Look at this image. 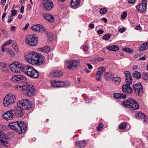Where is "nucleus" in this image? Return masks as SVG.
Here are the masks:
<instances>
[{
  "instance_id": "obj_56",
  "label": "nucleus",
  "mask_w": 148,
  "mask_h": 148,
  "mask_svg": "<svg viewBox=\"0 0 148 148\" xmlns=\"http://www.w3.org/2000/svg\"><path fill=\"white\" fill-rule=\"evenodd\" d=\"M139 59L140 60H145L146 59V56L145 55H144V56L140 57L139 58Z\"/></svg>"
},
{
  "instance_id": "obj_19",
  "label": "nucleus",
  "mask_w": 148,
  "mask_h": 148,
  "mask_svg": "<svg viewBox=\"0 0 148 148\" xmlns=\"http://www.w3.org/2000/svg\"><path fill=\"white\" fill-rule=\"evenodd\" d=\"M62 75V72L59 70H53L51 71L50 73V76L51 77H59Z\"/></svg>"
},
{
  "instance_id": "obj_2",
  "label": "nucleus",
  "mask_w": 148,
  "mask_h": 148,
  "mask_svg": "<svg viewBox=\"0 0 148 148\" xmlns=\"http://www.w3.org/2000/svg\"><path fill=\"white\" fill-rule=\"evenodd\" d=\"M8 126L18 134H24L27 129L26 124L23 121L10 123Z\"/></svg>"
},
{
  "instance_id": "obj_23",
  "label": "nucleus",
  "mask_w": 148,
  "mask_h": 148,
  "mask_svg": "<svg viewBox=\"0 0 148 148\" xmlns=\"http://www.w3.org/2000/svg\"><path fill=\"white\" fill-rule=\"evenodd\" d=\"M80 3V0H71L70 5L71 8H76Z\"/></svg>"
},
{
  "instance_id": "obj_53",
  "label": "nucleus",
  "mask_w": 148,
  "mask_h": 148,
  "mask_svg": "<svg viewBox=\"0 0 148 148\" xmlns=\"http://www.w3.org/2000/svg\"><path fill=\"white\" fill-rule=\"evenodd\" d=\"M24 6H22L21 8L20 12L21 13L23 14L24 12Z\"/></svg>"
},
{
  "instance_id": "obj_27",
  "label": "nucleus",
  "mask_w": 148,
  "mask_h": 148,
  "mask_svg": "<svg viewBox=\"0 0 148 148\" xmlns=\"http://www.w3.org/2000/svg\"><path fill=\"white\" fill-rule=\"evenodd\" d=\"M112 77V73L111 72H107L105 74L104 78L107 81L110 80Z\"/></svg>"
},
{
  "instance_id": "obj_50",
  "label": "nucleus",
  "mask_w": 148,
  "mask_h": 148,
  "mask_svg": "<svg viewBox=\"0 0 148 148\" xmlns=\"http://www.w3.org/2000/svg\"><path fill=\"white\" fill-rule=\"evenodd\" d=\"M7 50L8 51H9V53L11 55H14V52L10 50L9 49H7Z\"/></svg>"
},
{
  "instance_id": "obj_6",
  "label": "nucleus",
  "mask_w": 148,
  "mask_h": 148,
  "mask_svg": "<svg viewBox=\"0 0 148 148\" xmlns=\"http://www.w3.org/2000/svg\"><path fill=\"white\" fill-rule=\"evenodd\" d=\"M31 102L28 99L22 100L17 103V106L21 109L28 110L31 108Z\"/></svg>"
},
{
  "instance_id": "obj_35",
  "label": "nucleus",
  "mask_w": 148,
  "mask_h": 148,
  "mask_svg": "<svg viewBox=\"0 0 148 148\" xmlns=\"http://www.w3.org/2000/svg\"><path fill=\"white\" fill-rule=\"evenodd\" d=\"M111 35L110 34H107L104 35L102 37L103 40H109L111 37Z\"/></svg>"
},
{
  "instance_id": "obj_58",
  "label": "nucleus",
  "mask_w": 148,
  "mask_h": 148,
  "mask_svg": "<svg viewBox=\"0 0 148 148\" xmlns=\"http://www.w3.org/2000/svg\"><path fill=\"white\" fill-rule=\"evenodd\" d=\"M92 99V98H88L86 99V101L87 103H89Z\"/></svg>"
},
{
  "instance_id": "obj_34",
  "label": "nucleus",
  "mask_w": 148,
  "mask_h": 148,
  "mask_svg": "<svg viewBox=\"0 0 148 148\" xmlns=\"http://www.w3.org/2000/svg\"><path fill=\"white\" fill-rule=\"evenodd\" d=\"M51 83L52 86L54 87H58V81L56 82L55 80L53 81H51Z\"/></svg>"
},
{
  "instance_id": "obj_59",
  "label": "nucleus",
  "mask_w": 148,
  "mask_h": 148,
  "mask_svg": "<svg viewBox=\"0 0 148 148\" xmlns=\"http://www.w3.org/2000/svg\"><path fill=\"white\" fill-rule=\"evenodd\" d=\"M16 28L15 26H12L10 28V30L11 31H14L16 29Z\"/></svg>"
},
{
  "instance_id": "obj_63",
  "label": "nucleus",
  "mask_w": 148,
  "mask_h": 148,
  "mask_svg": "<svg viewBox=\"0 0 148 148\" xmlns=\"http://www.w3.org/2000/svg\"><path fill=\"white\" fill-rule=\"evenodd\" d=\"M6 1V0H1V3H2V4L3 5H4Z\"/></svg>"
},
{
  "instance_id": "obj_55",
  "label": "nucleus",
  "mask_w": 148,
  "mask_h": 148,
  "mask_svg": "<svg viewBox=\"0 0 148 148\" xmlns=\"http://www.w3.org/2000/svg\"><path fill=\"white\" fill-rule=\"evenodd\" d=\"M89 27L91 29H93L94 27V25L93 23H90L89 25Z\"/></svg>"
},
{
  "instance_id": "obj_62",
  "label": "nucleus",
  "mask_w": 148,
  "mask_h": 148,
  "mask_svg": "<svg viewBox=\"0 0 148 148\" xmlns=\"http://www.w3.org/2000/svg\"><path fill=\"white\" fill-rule=\"evenodd\" d=\"M86 65L88 66L89 69H90L92 68V66L90 64L87 63L86 64Z\"/></svg>"
},
{
  "instance_id": "obj_29",
  "label": "nucleus",
  "mask_w": 148,
  "mask_h": 148,
  "mask_svg": "<svg viewBox=\"0 0 148 148\" xmlns=\"http://www.w3.org/2000/svg\"><path fill=\"white\" fill-rule=\"evenodd\" d=\"M40 24H38L36 25H33L32 27V29L34 31L37 32H40Z\"/></svg>"
},
{
  "instance_id": "obj_26",
  "label": "nucleus",
  "mask_w": 148,
  "mask_h": 148,
  "mask_svg": "<svg viewBox=\"0 0 148 148\" xmlns=\"http://www.w3.org/2000/svg\"><path fill=\"white\" fill-rule=\"evenodd\" d=\"M75 144L76 146L79 147L80 148H82L84 147L86 145L85 140L79 141L78 142H76Z\"/></svg>"
},
{
  "instance_id": "obj_47",
  "label": "nucleus",
  "mask_w": 148,
  "mask_h": 148,
  "mask_svg": "<svg viewBox=\"0 0 148 148\" xmlns=\"http://www.w3.org/2000/svg\"><path fill=\"white\" fill-rule=\"evenodd\" d=\"M2 33L3 34H4V35L5 37H7L8 36V33L4 29L2 30Z\"/></svg>"
},
{
  "instance_id": "obj_52",
  "label": "nucleus",
  "mask_w": 148,
  "mask_h": 148,
  "mask_svg": "<svg viewBox=\"0 0 148 148\" xmlns=\"http://www.w3.org/2000/svg\"><path fill=\"white\" fill-rule=\"evenodd\" d=\"M104 32L102 29H99L97 32V33L98 34H101L103 33Z\"/></svg>"
},
{
  "instance_id": "obj_4",
  "label": "nucleus",
  "mask_w": 148,
  "mask_h": 148,
  "mask_svg": "<svg viewBox=\"0 0 148 148\" xmlns=\"http://www.w3.org/2000/svg\"><path fill=\"white\" fill-rule=\"evenodd\" d=\"M19 88H22L24 94L28 96H33L35 92L34 87L32 85H26L22 86H18L16 87V88L17 89Z\"/></svg>"
},
{
  "instance_id": "obj_64",
  "label": "nucleus",
  "mask_w": 148,
  "mask_h": 148,
  "mask_svg": "<svg viewBox=\"0 0 148 148\" xmlns=\"http://www.w3.org/2000/svg\"><path fill=\"white\" fill-rule=\"evenodd\" d=\"M12 46L14 47V49H16V48H18L16 46V43H13L12 44Z\"/></svg>"
},
{
  "instance_id": "obj_16",
  "label": "nucleus",
  "mask_w": 148,
  "mask_h": 148,
  "mask_svg": "<svg viewBox=\"0 0 148 148\" xmlns=\"http://www.w3.org/2000/svg\"><path fill=\"white\" fill-rule=\"evenodd\" d=\"M130 84H126L123 85L122 88L123 92H126L127 94L132 93L133 92V90L130 85Z\"/></svg>"
},
{
  "instance_id": "obj_14",
  "label": "nucleus",
  "mask_w": 148,
  "mask_h": 148,
  "mask_svg": "<svg viewBox=\"0 0 148 148\" xmlns=\"http://www.w3.org/2000/svg\"><path fill=\"white\" fill-rule=\"evenodd\" d=\"M34 69L33 67L30 66H23V72L26 75L31 77Z\"/></svg>"
},
{
  "instance_id": "obj_51",
  "label": "nucleus",
  "mask_w": 148,
  "mask_h": 148,
  "mask_svg": "<svg viewBox=\"0 0 148 148\" xmlns=\"http://www.w3.org/2000/svg\"><path fill=\"white\" fill-rule=\"evenodd\" d=\"M40 29L44 31H46V29L44 27H43L42 25H40Z\"/></svg>"
},
{
  "instance_id": "obj_41",
  "label": "nucleus",
  "mask_w": 148,
  "mask_h": 148,
  "mask_svg": "<svg viewBox=\"0 0 148 148\" xmlns=\"http://www.w3.org/2000/svg\"><path fill=\"white\" fill-rule=\"evenodd\" d=\"M143 78L144 80L147 81L148 79V74L146 73H143Z\"/></svg>"
},
{
  "instance_id": "obj_25",
  "label": "nucleus",
  "mask_w": 148,
  "mask_h": 148,
  "mask_svg": "<svg viewBox=\"0 0 148 148\" xmlns=\"http://www.w3.org/2000/svg\"><path fill=\"white\" fill-rule=\"evenodd\" d=\"M106 48L109 50L116 51L118 50L119 48L117 45H114L112 46H108L106 47Z\"/></svg>"
},
{
  "instance_id": "obj_8",
  "label": "nucleus",
  "mask_w": 148,
  "mask_h": 148,
  "mask_svg": "<svg viewBox=\"0 0 148 148\" xmlns=\"http://www.w3.org/2000/svg\"><path fill=\"white\" fill-rule=\"evenodd\" d=\"M11 70L15 73H20L21 71H23V66H22L18 64V62H14L10 65Z\"/></svg>"
},
{
  "instance_id": "obj_60",
  "label": "nucleus",
  "mask_w": 148,
  "mask_h": 148,
  "mask_svg": "<svg viewBox=\"0 0 148 148\" xmlns=\"http://www.w3.org/2000/svg\"><path fill=\"white\" fill-rule=\"evenodd\" d=\"M83 49L84 51H87L88 50V47L87 46L85 45L84 46Z\"/></svg>"
},
{
  "instance_id": "obj_61",
  "label": "nucleus",
  "mask_w": 148,
  "mask_h": 148,
  "mask_svg": "<svg viewBox=\"0 0 148 148\" xmlns=\"http://www.w3.org/2000/svg\"><path fill=\"white\" fill-rule=\"evenodd\" d=\"M143 2L142 3H143V5H145V6H146L147 5V1L146 0H142Z\"/></svg>"
},
{
  "instance_id": "obj_48",
  "label": "nucleus",
  "mask_w": 148,
  "mask_h": 148,
  "mask_svg": "<svg viewBox=\"0 0 148 148\" xmlns=\"http://www.w3.org/2000/svg\"><path fill=\"white\" fill-rule=\"evenodd\" d=\"M12 12L11 15L12 16H15L17 13V11L15 10H14L11 11Z\"/></svg>"
},
{
  "instance_id": "obj_18",
  "label": "nucleus",
  "mask_w": 148,
  "mask_h": 148,
  "mask_svg": "<svg viewBox=\"0 0 148 148\" xmlns=\"http://www.w3.org/2000/svg\"><path fill=\"white\" fill-rule=\"evenodd\" d=\"M135 117L140 119H143V122H147L148 120L146 116L142 113H137L135 115Z\"/></svg>"
},
{
  "instance_id": "obj_37",
  "label": "nucleus",
  "mask_w": 148,
  "mask_h": 148,
  "mask_svg": "<svg viewBox=\"0 0 148 148\" xmlns=\"http://www.w3.org/2000/svg\"><path fill=\"white\" fill-rule=\"evenodd\" d=\"M106 71V68L103 67H101L99 68L98 69V70L97 71L98 73H100L101 74L102 73H103L104 72Z\"/></svg>"
},
{
  "instance_id": "obj_20",
  "label": "nucleus",
  "mask_w": 148,
  "mask_h": 148,
  "mask_svg": "<svg viewBox=\"0 0 148 148\" xmlns=\"http://www.w3.org/2000/svg\"><path fill=\"white\" fill-rule=\"evenodd\" d=\"M136 8L138 12L140 13L145 12L146 9V6L143 3H141L137 5Z\"/></svg>"
},
{
  "instance_id": "obj_39",
  "label": "nucleus",
  "mask_w": 148,
  "mask_h": 148,
  "mask_svg": "<svg viewBox=\"0 0 148 148\" xmlns=\"http://www.w3.org/2000/svg\"><path fill=\"white\" fill-rule=\"evenodd\" d=\"M22 110L21 109L20 110L17 111L16 114L18 116L21 117L23 115V113Z\"/></svg>"
},
{
  "instance_id": "obj_30",
  "label": "nucleus",
  "mask_w": 148,
  "mask_h": 148,
  "mask_svg": "<svg viewBox=\"0 0 148 148\" xmlns=\"http://www.w3.org/2000/svg\"><path fill=\"white\" fill-rule=\"evenodd\" d=\"M31 77L34 78L38 77L39 76V73L38 71L34 68Z\"/></svg>"
},
{
  "instance_id": "obj_13",
  "label": "nucleus",
  "mask_w": 148,
  "mask_h": 148,
  "mask_svg": "<svg viewBox=\"0 0 148 148\" xmlns=\"http://www.w3.org/2000/svg\"><path fill=\"white\" fill-rule=\"evenodd\" d=\"M12 81L18 83L24 82L26 81L25 77L21 75H18L12 76Z\"/></svg>"
},
{
  "instance_id": "obj_43",
  "label": "nucleus",
  "mask_w": 148,
  "mask_h": 148,
  "mask_svg": "<svg viewBox=\"0 0 148 148\" xmlns=\"http://www.w3.org/2000/svg\"><path fill=\"white\" fill-rule=\"evenodd\" d=\"M123 50L128 53H132L133 51L128 48H124L123 49Z\"/></svg>"
},
{
  "instance_id": "obj_46",
  "label": "nucleus",
  "mask_w": 148,
  "mask_h": 148,
  "mask_svg": "<svg viewBox=\"0 0 148 148\" xmlns=\"http://www.w3.org/2000/svg\"><path fill=\"white\" fill-rule=\"evenodd\" d=\"M12 41L11 40H9L5 42L4 44V46H6L10 45L12 43Z\"/></svg>"
},
{
  "instance_id": "obj_28",
  "label": "nucleus",
  "mask_w": 148,
  "mask_h": 148,
  "mask_svg": "<svg viewBox=\"0 0 148 148\" xmlns=\"http://www.w3.org/2000/svg\"><path fill=\"white\" fill-rule=\"evenodd\" d=\"M132 75L133 77L137 79H140L141 77V74L138 71H135L132 73Z\"/></svg>"
},
{
  "instance_id": "obj_36",
  "label": "nucleus",
  "mask_w": 148,
  "mask_h": 148,
  "mask_svg": "<svg viewBox=\"0 0 148 148\" xmlns=\"http://www.w3.org/2000/svg\"><path fill=\"white\" fill-rule=\"evenodd\" d=\"M107 11V9L105 8H103L100 10L99 12L101 14H106Z\"/></svg>"
},
{
  "instance_id": "obj_5",
  "label": "nucleus",
  "mask_w": 148,
  "mask_h": 148,
  "mask_svg": "<svg viewBox=\"0 0 148 148\" xmlns=\"http://www.w3.org/2000/svg\"><path fill=\"white\" fill-rule=\"evenodd\" d=\"M16 100L15 95L9 93L7 94L4 98L3 104L4 106L6 107L14 104Z\"/></svg>"
},
{
  "instance_id": "obj_24",
  "label": "nucleus",
  "mask_w": 148,
  "mask_h": 148,
  "mask_svg": "<svg viewBox=\"0 0 148 148\" xmlns=\"http://www.w3.org/2000/svg\"><path fill=\"white\" fill-rule=\"evenodd\" d=\"M6 63L0 62V70L3 72H6L8 71V68L6 66Z\"/></svg>"
},
{
  "instance_id": "obj_22",
  "label": "nucleus",
  "mask_w": 148,
  "mask_h": 148,
  "mask_svg": "<svg viewBox=\"0 0 148 148\" xmlns=\"http://www.w3.org/2000/svg\"><path fill=\"white\" fill-rule=\"evenodd\" d=\"M47 21L50 23L54 21V18L52 16L48 14H45L43 15Z\"/></svg>"
},
{
  "instance_id": "obj_33",
  "label": "nucleus",
  "mask_w": 148,
  "mask_h": 148,
  "mask_svg": "<svg viewBox=\"0 0 148 148\" xmlns=\"http://www.w3.org/2000/svg\"><path fill=\"white\" fill-rule=\"evenodd\" d=\"M112 80L114 81V82L116 84H119L121 80V78L119 77H113Z\"/></svg>"
},
{
  "instance_id": "obj_40",
  "label": "nucleus",
  "mask_w": 148,
  "mask_h": 148,
  "mask_svg": "<svg viewBox=\"0 0 148 148\" xmlns=\"http://www.w3.org/2000/svg\"><path fill=\"white\" fill-rule=\"evenodd\" d=\"M146 49H147L143 43L140 45L139 48V50L140 51H144Z\"/></svg>"
},
{
  "instance_id": "obj_1",
  "label": "nucleus",
  "mask_w": 148,
  "mask_h": 148,
  "mask_svg": "<svg viewBox=\"0 0 148 148\" xmlns=\"http://www.w3.org/2000/svg\"><path fill=\"white\" fill-rule=\"evenodd\" d=\"M25 58L26 61L29 63L36 65L41 64L45 60L44 57L42 55L34 52L26 54Z\"/></svg>"
},
{
  "instance_id": "obj_10",
  "label": "nucleus",
  "mask_w": 148,
  "mask_h": 148,
  "mask_svg": "<svg viewBox=\"0 0 148 148\" xmlns=\"http://www.w3.org/2000/svg\"><path fill=\"white\" fill-rule=\"evenodd\" d=\"M43 8L47 11H50L53 7V2L49 0H43L42 2Z\"/></svg>"
},
{
  "instance_id": "obj_31",
  "label": "nucleus",
  "mask_w": 148,
  "mask_h": 148,
  "mask_svg": "<svg viewBox=\"0 0 148 148\" xmlns=\"http://www.w3.org/2000/svg\"><path fill=\"white\" fill-rule=\"evenodd\" d=\"M39 50L45 53H47L50 51V49L48 47H44L39 48Z\"/></svg>"
},
{
  "instance_id": "obj_7",
  "label": "nucleus",
  "mask_w": 148,
  "mask_h": 148,
  "mask_svg": "<svg viewBox=\"0 0 148 148\" xmlns=\"http://www.w3.org/2000/svg\"><path fill=\"white\" fill-rule=\"evenodd\" d=\"M25 41V43L28 45L35 46L38 44V38L33 35H30L27 36Z\"/></svg>"
},
{
  "instance_id": "obj_32",
  "label": "nucleus",
  "mask_w": 148,
  "mask_h": 148,
  "mask_svg": "<svg viewBox=\"0 0 148 148\" xmlns=\"http://www.w3.org/2000/svg\"><path fill=\"white\" fill-rule=\"evenodd\" d=\"M69 83L67 82L65 83L64 82L58 81V86L59 87H64L67 85H68Z\"/></svg>"
},
{
  "instance_id": "obj_42",
  "label": "nucleus",
  "mask_w": 148,
  "mask_h": 148,
  "mask_svg": "<svg viewBox=\"0 0 148 148\" xmlns=\"http://www.w3.org/2000/svg\"><path fill=\"white\" fill-rule=\"evenodd\" d=\"M103 127V125L101 123H100L99 125L97 126V129L98 131H100Z\"/></svg>"
},
{
  "instance_id": "obj_21",
  "label": "nucleus",
  "mask_w": 148,
  "mask_h": 148,
  "mask_svg": "<svg viewBox=\"0 0 148 148\" xmlns=\"http://www.w3.org/2000/svg\"><path fill=\"white\" fill-rule=\"evenodd\" d=\"M113 96L116 99H123L126 98V95L121 93H114Z\"/></svg>"
},
{
  "instance_id": "obj_54",
  "label": "nucleus",
  "mask_w": 148,
  "mask_h": 148,
  "mask_svg": "<svg viewBox=\"0 0 148 148\" xmlns=\"http://www.w3.org/2000/svg\"><path fill=\"white\" fill-rule=\"evenodd\" d=\"M29 25V24L28 23H27L26 24L25 26L23 28L22 30H26L27 28L28 27Z\"/></svg>"
},
{
  "instance_id": "obj_57",
  "label": "nucleus",
  "mask_w": 148,
  "mask_h": 148,
  "mask_svg": "<svg viewBox=\"0 0 148 148\" xmlns=\"http://www.w3.org/2000/svg\"><path fill=\"white\" fill-rule=\"evenodd\" d=\"M135 1V0H129L128 2L129 4H134Z\"/></svg>"
},
{
  "instance_id": "obj_38",
  "label": "nucleus",
  "mask_w": 148,
  "mask_h": 148,
  "mask_svg": "<svg viewBox=\"0 0 148 148\" xmlns=\"http://www.w3.org/2000/svg\"><path fill=\"white\" fill-rule=\"evenodd\" d=\"M127 123H122L119 127V128L121 130H124L126 126Z\"/></svg>"
},
{
  "instance_id": "obj_9",
  "label": "nucleus",
  "mask_w": 148,
  "mask_h": 148,
  "mask_svg": "<svg viewBox=\"0 0 148 148\" xmlns=\"http://www.w3.org/2000/svg\"><path fill=\"white\" fill-rule=\"evenodd\" d=\"M133 89L136 95L142 96L143 93V89L140 83L134 84L133 85Z\"/></svg>"
},
{
  "instance_id": "obj_3",
  "label": "nucleus",
  "mask_w": 148,
  "mask_h": 148,
  "mask_svg": "<svg viewBox=\"0 0 148 148\" xmlns=\"http://www.w3.org/2000/svg\"><path fill=\"white\" fill-rule=\"evenodd\" d=\"M122 106L124 107L130 108L133 110H136L139 108V105L134 99L129 98L123 101L122 103Z\"/></svg>"
},
{
  "instance_id": "obj_17",
  "label": "nucleus",
  "mask_w": 148,
  "mask_h": 148,
  "mask_svg": "<svg viewBox=\"0 0 148 148\" xmlns=\"http://www.w3.org/2000/svg\"><path fill=\"white\" fill-rule=\"evenodd\" d=\"M124 73L125 76V80L126 84H131L132 83V79L130 73L127 71H125Z\"/></svg>"
},
{
  "instance_id": "obj_11",
  "label": "nucleus",
  "mask_w": 148,
  "mask_h": 148,
  "mask_svg": "<svg viewBox=\"0 0 148 148\" xmlns=\"http://www.w3.org/2000/svg\"><path fill=\"white\" fill-rule=\"evenodd\" d=\"M68 64L67 68L69 70H73L75 68L77 67L80 63V62L78 60H71L68 61Z\"/></svg>"
},
{
  "instance_id": "obj_12",
  "label": "nucleus",
  "mask_w": 148,
  "mask_h": 148,
  "mask_svg": "<svg viewBox=\"0 0 148 148\" xmlns=\"http://www.w3.org/2000/svg\"><path fill=\"white\" fill-rule=\"evenodd\" d=\"M5 136L4 133L0 131V144L4 147H8L10 146V144L7 141V140Z\"/></svg>"
},
{
  "instance_id": "obj_15",
  "label": "nucleus",
  "mask_w": 148,
  "mask_h": 148,
  "mask_svg": "<svg viewBox=\"0 0 148 148\" xmlns=\"http://www.w3.org/2000/svg\"><path fill=\"white\" fill-rule=\"evenodd\" d=\"M14 110L13 109H12L6 112L3 115V117L5 119L7 120L12 119L14 115Z\"/></svg>"
},
{
  "instance_id": "obj_44",
  "label": "nucleus",
  "mask_w": 148,
  "mask_h": 148,
  "mask_svg": "<svg viewBox=\"0 0 148 148\" xmlns=\"http://www.w3.org/2000/svg\"><path fill=\"white\" fill-rule=\"evenodd\" d=\"M101 74L99 73H98L97 72L96 73V79L97 81H99L100 80V79L101 78Z\"/></svg>"
},
{
  "instance_id": "obj_49",
  "label": "nucleus",
  "mask_w": 148,
  "mask_h": 148,
  "mask_svg": "<svg viewBox=\"0 0 148 148\" xmlns=\"http://www.w3.org/2000/svg\"><path fill=\"white\" fill-rule=\"evenodd\" d=\"M125 28L124 27H123L119 29L118 31L120 33H122L123 32L125 31Z\"/></svg>"
},
{
  "instance_id": "obj_45",
  "label": "nucleus",
  "mask_w": 148,
  "mask_h": 148,
  "mask_svg": "<svg viewBox=\"0 0 148 148\" xmlns=\"http://www.w3.org/2000/svg\"><path fill=\"white\" fill-rule=\"evenodd\" d=\"M127 13L126 11L123 12V14L121 15V17L123 19H124L127 16Z\"/></svg>"
}]
</instances>
